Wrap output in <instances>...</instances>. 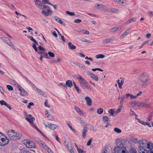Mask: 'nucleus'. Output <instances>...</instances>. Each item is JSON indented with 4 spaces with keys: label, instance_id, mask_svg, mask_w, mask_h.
<instances>
[{
    "label": "nucleus",
    "instance_id": "nucleus-37",
    "mask_svg": "<svg viewBox=\"0 0 153 153\" xmlns=\"http://www.w3.org/2000/svg\"><path fill=\"white\" fill-rule=\"evenodd\" d=\"M20 153H31L27 150L24 149H22L20 150Z\"/></svg>",
    "mask_w": 153,
    "mask_h": 153
},
{
    "label": "nucleus",
    "instance_id": "nucleus-3",
    "mask_svg": "<svg viewBox=\"0 0 153 153\" xmlns=\"http://www.w3.org/2000/svg\"><path fill=\"white\" fill-rule=\"evenodd\" d=\"M38 7L41 9H42L45 8H48L47 12L44 10H43L42 12V13L46 16H48L50 14L52 13V11L49 9V7L48 6L44 5H42L41 4Z\"/></svg>",
    "mask_w": 153,
    "mask_h": 153
},
{
    "label": "nucleus",
    "instance_id": "nucleus-23",
    "mask_svg": "<svg viewBox=\"0 0 153 153\" xmlns=\"http://www.w3.org/2000/svg\"><path fill=\"white\" fill-rule=\"evenodd\" d=\"M139 123H140L143 125H147L149 127H151V126L149 123L146 122H145L143 121L142 120H139Z\"/></svg>",
    "mask_w": 153,
    "mask_h": 153
},
{
    "label": "nucleus",
    "instance_id": "nucleus-40",
    "mask_svg": "<svg viewBox=\"0 0 153 153\" xmlns=\"http://www.w3.org/2000/svg\"><path fill=\"white\" fill-rule=\"evenodd\" d=\"M109 118L107 116H104L103 117V120L105 122L108 123Z\"/></svg>",
    "mask_w": 153,
    "mask_h": 153
},
{
    "label": "nucleus",
    "instance_id": "nucleus-45",
    "mask_svg": "<svg viewBox=\"0 0 153 153\" xmlns=\"http://www.w3.org/2000/svg\"><path fill=\"white\" fill-rule=\"evenodd\" d=\"M81 32L84 34H89V32L87 30H81Z\"/></svg>",
    "mask_w": 153,
    "mask_h": 153
},
{
    "label": "nucleus",
    "instance_id": "nucleus-19",
    "mask_svg": "<svg viewBox=\"0 0 153 153\" xmlns=\"http://www.w3.org/2000/svg\"><path fill=\"white\" fill-rule=\"evenodd\" d=\"M136 18L135 17H134L130 19L129 20L127 21L126 22L124 25H129L130 23L133 22L135 21L136 20Z\"/></svg>",
    "mask_w": 153,
    "mask_h": 153
},
{
    "label": "nucleus",
    "instance_id": "nucleus-42",
    "mask_svg": "<svg viewBox=\"0 0 153 153\" xmlns=\"http://www.w3.org/2000/svg\"><path fill=\"white\" fill-rule=\"evenodd\" d=\"M103 112V109L101 108H100L97 109V112L98 114H102Z\"/></svg>",
    "mask_w": 153,
    "mask_h": 153
},
{
    "label": "nucleus",
    "instance_id": "nucleus-28",
    "mask_svg": "<svg viewBox=\"0 0 153 153\" xmlns=\"http://www.w3.org/2000/svg\"><path fill=\"white\" fill-rule=\"evenodd\" d=\"M40 145L43 148H44L46 151L49 149V147L44 143H40Z\"/></svg>",
    "mask_w": 153,
    "mask_h": 153
},
{
    "label": "nucleus",
    "instance_id": "nucleus-57",
    "mask_svg": "<svg viewBox=\"0 0 153 153\" xmlns=\"http://www.w3.org/2000/svg\"><path fill=\"white\" fill-rule=\"evenodd\" d=\"M92 70L93 71H96L97 70L99 71H103V70L101 69L100 68H93L92 69Z\"/></svg>",
    "mask_w": 153,
    "mask_h": 153
},
{
    "label": "nucleus",
    "instance_id": "nucleus-39",
    "mask_svg": "<svg viewBox=\"0 0 153 153\" xmlns=\"http://www.w3.org/2000/svg\"><path fill=\"white\" fill-rule=\"evenodd\" d=\"M89 129L90 130L93 131H96L97 129L95 127H93L92 126L89 125Z\"/></svg>",
    "mask_w": 153,
    "mask_h": 153
},
{
    "label": "nucleus",
    "instance_id": "nucleus-5",
    "mask_svg": "<svg viewBox=\"0 0 153 153\" xmlns=\"http://www.w3.org/2000/svg\"><path fill=\"white\" fill-rule=\"evenodd\" d=\"M3 136V134L0 132V145L2 146L7 144L9 142L8 139L2 137Z\"/></svg>",
    "mask_w": 153,
    "mask_h": 153
},
{
    "label": "nucleus",
    "instance_id": "nucleus-54",
    "mask_svg": "<svg viewBox=\"0 0 153 153\" xmlns=\"http://www.w3.org/2000/svg\"><path fill=\"white\" fill-rule=\"evenodd\" d=\"M74 22L76 23H79L82 22V20L80 19H75L74 20Z\"/></svg>",
    "mask_w": 153,
    "mask_h": 153
},
{
    "label": "nucleus",
    "instance_id": "nucleus-44",
    "mask_svg": "<svg viewBox=\"0 0 153 153\" xmlns=\"http://www.w3.org/2000/svg\"><path fill=\"white\" fill-rule=\"evenodd\" d=\"M114 130L117 133H120L121 132V130L120 129L116 128H114Z\"/></svg>",
    "mask_w": 153,
    "mask_h": 153
},
{
    "label": "nucleus",
    "instance_id": "nucleus-14",
    "mask_svg": "<svg viewBox=\"0 0 153 153\" xmlns=\"http://www.w3.org/2000/svg\"><path fill=\"white\" fill-rule=\"evenodd\" d=\"M15 134V131L13 130H10L8 131V135L10 138H13Z\"/></svg>",
    "mask_w": 153,
    "mask_h": 153
},
{
    "label": "nucleus",
    "instance_id": "nucleus-35",
    "mask_svg": "<svg viewBox=\"0 0 153 153\" xmlns=\"http://www.w3.org/2000/svg\"><path fill=\"white\" fill-rule=\"evenodd\" d=\"M105 56L102 54H99L98 55H96L95 57L97 59H102L105 57Z\"/></svg>",
    "mask_w": 153,
    "mask_h": 153
},
{
    "label": "nucleus",
    "instance_id": "nucleus-29",
    "mask_svg": "<svg viewBox=\"0 0 153 153\" xmlns=\"http://www.w3.org/2000/svg\"><path fill=\"white\" fill-rule=\"evenodd\" d=\"M68 47L71 50L74 49L76 48V46L73 45L71 42L68 43Z\"/></svg>",
    "mask_w": 153,
    "mask_h": 153
},
{
    "label": "nucleus",
    "instance_id": "nucleus-11",
    "mask_svg": "<svg viewBox=\"0 0 153 153\" xmlns=\"http://www.w3.org/2000/svg\"><path fill=\"white\" fill-rule=\"evenodd\" d=\"M109 13H116L118 12V10L114 8H110L106 10Z\"/></svg>",
    "mask_w": 153,
    "mask_h": 153
},
{
    "label": "nucleus",
    "instance_id": "nucleus-60",
    "mask_svg": "<svg viewBox=\"0 0 153 153\" xmlns=\"http://www.w3.org/2000/svg\"><path fill=\"white\" fill-rule=\"evenodd\" d=\"M74 109L77 112H80V109L77 106H75Z\"/></svg>",
    "mask_w": 153,
    "mask_h": 153
},
{
    "label": "nucleus",
    "instance_id": "nucleus-6",
    "mask_svg": "<svg viewBox=\"0 0 153 153\" xmlns=\"http://www.w3.org/2000/svg\"><path fill=\"white\" fill-rule=\"evenodd\" d=\"M16 86L18 89L19 90L20 92V94L22 96H24L26 95H27V91L19 84H15Z\"/></svg>",
    "mask_w": 153,
    "mask_h": 153
},
{
    "label": "nucleus",
    "instance_id": "nucleus-46",
    "mask_svg": "<svg viewBox=\"0 0 153 153\" xmlns=\"http://www.w3.org/2000/svg\"><path fill=\"white\" fill-rule=\"evenodd\" d=\"M49 56L52 58L54 57L55 56L54 54L51 52L49 51L48 53Z\"/></svg>",
    "mask_w": 153,
    "mask_h": 153
},
{
    "label": "nucleus",
    "instance_id": "nucleus-1",
    "mask_svg": "<svg viewBox=\"0 0 153 153\" xmlns=\"http://www.w3.org/2000/svg\"><path fill=\"white\" fill-rule=\"evenodd\" d=\"M139 83L143 87H146L148 84H150L149 81V76L145 73L140 74L138 77Z\"/></svg>",
    "mask_w": 153,
    "mask_h": 153
},
{
    "label": "nucleus",
    "instance_id": "nucleus-36",
    "mask_svg": "<svg viewBox=\"0 0 153 153\" xmlns=\"http://www.w3.org/2000/svg\"><path fill=\"white\" fill-rule=\"evenodd\" d=\"M115 2L120 4H122L124 3V2L122 0H113Z\"/></svg>",
    "mask_w": 153,
    "mask_h": 153
},
{
    "label": "nucleus",
    "instance_id": "nucleus-62",
    "mask_svg": "<svg viewBox=\"0 0 153 153\" xmlns=\"http://www.w3.org/2000/svg\"><path fill=\"white\" fill-rule=\"evenodd\" d=\"M125 97L124 96L120 97V103H123Z\"/></svg>",
    "mask_w": 153,
    "mask_h": 153
},
{
    "label": "nucleus",
    "instance_id": "nucleus-2",
    "mask_svg": "<svg viewBox=\"0 0 153 153\" xmlns=\"http://www.w3.org/2000/svg\"><path fill=\"white\" fill-rule=\"evenodd\" d=\"M75 77L79 80L81 87L83 88H85L88 84V82L79 74L75 75Z\"/></svg>",
    "mask_w": 153,
    "mask_h": 153
},
{
    "label": "nucleus",
    "instance_id": "nucleus-58",
    "mask_svg": "<svg viewBox=\"0 0 153 153\" xmlns=\"http://www.w3.org/2000/svg\"><path fill=\"white\" fill-rule=\"evenodd\" d=\"M147 14L150 16H153V11H149L148 12Z\"/></svg>",
    "mask_w": 153,
    "mask_h": 153
},
{
    "label": "nucleus",
    "instance_id": "nucleus-16",
    "mask_svg": "<svg viewBox=\"0 0 153 153\" xmlns=\"http://www.w3.org/2000/svg\"><path fill=\"white\" fill-rule=\"evenodd\" d=\"M145 147H138V150L139 153H148L147 151L146 150L145 148Z\"/></svg>",
    "mask_w": 153,
    "mask_h": 153
},
{
    "label": "nucleus",
    "instance_id": "nucleus-20",
    "mask_svg": "<svg viewBox=\"0 0 153 153\" xmlns=\"http://www.w3.org/2000/svg\"><path fill=\"white\" fill-rule=\"evenodd\" d=\"M114 40V39L113 38H110L103 40V43L106 44L110 43L111 42H113Z\"/></svg>",
    "mask_w": 153,
    "mask_h": 153
},
{
    "label": "nucleus",
    "instance_id": "nucleus-10",
    "mask_svg": "<svg viewBox=\"0 0 153 153\" xmlns=\"http://www.w3.org/2000/svg\"><path fill=\"white\" fill-rule=\"evenodd\" d=\"M138 144V147H146V145L145 141L144 140H140L139 141Z\"/></svg>",
    "mask_w": 153,
    "mask_h": 153
},
{
    "label": "nucleus",
    "instance_id": "nucleus-38",
    "mask_svg": "<svg viewBox=\"0 0 153 153\" xmlns=\"http://www.w3.org/2000/svg\"><path fill=\"white\" fill-rule=\"evenodd\" d=\"M28 37L29 39H30V40L33 41L34 42L36 45H38L37 42H36V40L35 39H34L33 36H29Z\"/></svg>",
    "mask_w": 153,
    "mask_h": 153
},
{
    "label": "nucleus",
    "instance_id": "nucleus-27",
    "mask_svg": "<svg viewBox=\"0 0 153 153\" xmlns=\"http://www.w3.org/2000/svg\"><path fill=\"white\" fill-rule=\"evenodd\" d=\"M108 112L110 115L113 117H115L116 115V114H115V112H114V110L113 109H109L108 111Z\"/></svg>",
    "mask_w": 153,
    "mask_h": 153
},
{
    "label": "nucleus",
    "instance_id": "nucleus-33",
    "mask_svg": "<svg viewBox=\"0 0 153 153\" xmlns=\"http://www.w3.org/2000/svg\"><path fill=\"white\" fill-rule=\"evenodd\" d=\"M8 41L9 42H7V44L10 46L13 49L15 50L16 49L15 47L13 46V44L10 41V40L8 39Z\"/></svg>",
    "mask_w": 153,
    "mask_h": 153
},
{
    "label": "nucleus",
    "instance_id": "nucleus-47",
    "mask_svg": "<svg viewBox=\"0 0 153 153\" xmlns=\"http://www.w3.org/2000/svg\"><path fill=\"white\" fill-rule=\"evenodd\" d=\"M118 29V28L117 27H113L111 29V32H114L115 31H116Z\"/></svg>",
    "mask_w": 153,
    "mask_h": 153
},
{
    "label": "nucleus",
    "instance_id": "nucleus-50",
    "mask_svg": "<svg viewBox=\"0 0 153 153\" xmlns=\"http://www.w3.org/2000/svg\"><path fill=\"white\" fill-rule=\"evenodd\" d=\"M77 120L80 122L81 124H82L83 123V120L80 117H77Z\"/></svg>",
    "mask_w": 153,
    "mask_h": 153
},
{
    "label": "nucleus",
    "instance_id": "nucleus-15",
    "mask_svg": "<svg viewBox=\"0 0 153 153\" xmlns=\"http://www.w3.org/2000/svg\"><path fill=\"white\" fill-rule=\"evenodd\" d=\"M139 102L136 101H133L130 102V104L133 107L136 106L139 107Z\"/></svg>",
    "mask_w": 153,
    "mask_h": 153
},
{
    "label": "nucleus",
    "instance_id": "nucleus-8",
    "mask_svg": "<svg viewBox=\"0 0 153 153\" xmlns=\"http://www.w3.org/2000/svg\"><path fill=\"white\" fill-rule=\"evenodd\" d=\"M65 146L71 153H74L71 144L70 143H68L67 144L65 145Z\"/></svg>",
    "mask_w": 153,
    "mask_h": 153
},
{
    "label": "nucleus",
    "instance_id": "nucleus-59",
    "mask_svg": "<svg viewBox=\"0 0 153 153\" xmlns=\"http://www.w3.org/2000/svg\"><path fill=\"white\" fill-rule=\"evenodd\" d=\"M36 52H37L38 53H39V54L41 55L43 54L44 53V51H42L39 50H38L37 51H36Z\"/></svg>",
    "mask_w": 153,
    "mask_h": 153
},
{
    "label": "nucleus",
    "instance_id": "nucleus-24",
    "mask_svg": "<svg viewBox=\"0 0 153 153\" xmlns=\"http://www.w3.org/2000/svg\"><path fill=\"white\" fill-rule=\"evenodd\" d=\"M66 87L68 86L69 87H71L73 85V84L71 81L68 80L66 82Z\"/></svg>",
    "mask_w": 153,
    "mask_h": 153
},
{
    "label": "nucleus",
    "instance_id": "nucleus-41",
    "mask_svg": "<svg viewBox=\"0 0 153 153\" xmlns=\"http://www.w3.org/2000/svg\"><path fill=\"white\" fill-rule=\"evenodd\" d=\"M77 66L80 68L82 69H85L86 68V67L85 66L82 64L79 63V64H77Z\"/></svg>",
    "mask_w": 153,
    "mask_h": 153
},
{
    "label": "nucleus",
    "instance_id": "nucleus-64",
    "mask_svg": "<svg viewBox=\"0 0 153 153\" xmlns=\"http://www.w3.org/2000/svg\"><path fill=\"white\" fill-rule=\"evenodd\" d=\"M77 151L78 153H85V152L81 149H78Z\"/></svg>",
    "mask_w": 153,
    "mask_h": 153
},
{
    "label": "nucleus",
    "instance_id": "nucleus-56",
    "mask_svg": "<svg viewBox=\"0 0 153 153\" xmlns=\"http://www.w3.org/2000/svg\"><path fill=\"white\" fill-rule=\"evenodd\" d=\"M38 48L39 49L38 50H40L44 51H45V48L43 47L42 46H39Z\"/></svg>",
    "mask_w": 153,
    "mask_h": 153
},
{
    "label": "nucleus",
    "instance_id": "nucleus-32",
    "mask_svg": "<svg viewBox=\"0 0 153 153\" xmlns=\"http://www.w3.org/2000/svg\"><path fill=\"white\" fill-rule=\"evenodd\" d=\"M131 30V28L130 27L128 28L123 33L126 36L128 35Z\"/></svg>",
    "mask_w": 153,
    "mask_h": 153
},
{
    "label": "nucleus",
    "instance_id": "nucleus-22",
    "mask_svg": "<svg viewBox=\"0 0 153 153\" xmlns=\"http://www.w3.org/2000/svg\"><path fill=\"white\" fill-rule=\"evenodd\" d=\"M87 131L88 130L85 127H84L82 131V137L83 138H85Z\"/></svg>",
    "mask_w": 153,
    "mask_h": 153
},
{
    "label": "nucleus",
    "instance_id": "nucleus-48",
    "mask_svg": "<svg viewBox=\"0 0 153 153\" xmlns=\"http://www.w3.org/2000/svg\"><path fill=\"white\" fill-rule=\"evenodd\" d=\"M66 124L67 125L68 127H69L70 129H71L72 127L71 124V122L69 121H66Z\"/></svg>",
    "mask_w": 153,
    "mask_h": 153
},
{
    "label": "nucleus",
    "instance_id": "nucleus-43",
    "mask_svg": "<svg viewBox=\"0 0 153 153\" xmlns=\"http://www.w3.org/2000/svg\"><path fill=\"white\" fill-rule=\"evenodd\" d=\"M66 14L69 15L71 16H74L75 15V13L74 12H71L68 11H65Z\"/></svg>",
    "mask_w": 153,
    "mask_h": 153
},
{
    "label": "nucleus",
    "instance_id": "nucleus-25",
    "mask_svg": "<svg viewBox=\"0 0 153 153\" xmlns=\"http://www.w3.org/2000/svg\"><path fill=\"white\" fill-rule=\"evenodd\" d=\"M25 120L28 122H30L31 123H33V121L35 120V119L34 117H31L30 118H29L27 117L25 118Z\"/></svg>",
    "mask_w": 153,
    "mask_h": 153
},
{
    "label": "nucleus",
    "instance_id": "nucleus-30",
    "mask_svg": "<svg viewBox=\"0 0 153 153\" xmlns=\"http://www.w3.org/2000/svg\"><path fill=\"white\" fill-rule=\"evenodd\" d=\"M96 7L97 9H103L104 7V6L101 4H97Z\"/></svg>",
    "mask_w": 153,
    "mask_h": 153
},
{
    "label": "nucleus",
    "instance_id": "nucleus-31",
    "mask_svg": "<svg viewBox=\"0 0 153 153\" xmlns=\"http://www.w3.org/2000/svg\"><path fill=\"white\" fill-rule=\"evenodd\" d=\"M15 135L14 134V137H15L17 139H19L21 138L22 137V134L20 133H15Z\"/></svg>",
    "mask_w": 153,
    "mask_h": 153
},
{
    "label": "nucleus",
    "instance_id": "nucleus-53",
    "mask_svg": "<svg viewBox=\"0 0 153 153\" xmlns=\"http://www.w3.org/2000/svg\"><path fill=\"white\" fill-rule=\"evenodd\" d=\"M124 80L122 79H121V84H119V85H118V86L119 88H122V86L123 84Z\"/></svg>",
    "mask_w": 153,
    "mask_h": 153
},
{
    "label": "nucleus",
    "instance_id": "nucleus-49",
    "mask_svg": "<svg viewBox=\"0 0 153 153\" xmlns=\"http://www.w3.org/2000/svg\"><path fill=\"white\" fill-rule=\"evenodd\" d=\"M7 89L9 91H12L13 89V87L10 85H7Z\"/></svg>",
    "mask_w": 153,
    "mask_h": 153
},
{
    "label": "nucleus",
    "instance_id": "nucleus-4",
    "mask_svg": "<svg viewBox=\"0 0 153 153\" xmlns=\"http://www.w3.org/2000/svg\"><path fill=\"white\" fill-rule=\"evenodd\" d=\"M23 143L28 148H35L36 146L34 143L30 140L26 139L23 141Z\"/></svg>",
    "mask_w": 153,
    "mask_h": 153
},
{
    "label": "nucleus",
    "instance_id": "nucleus-61",
    "mask_svg": "<svg viewBox=\"0 0 153 153\" xmlns=\"http://www.w3.org/2000/svg\"><path fill=\"white\" fill-rule=\"evenodd\" d=\"M59 35L60 36V37H61V39L62 40V41L63 42H65V38H64V36L63 35H62V34H59Z\"/></svg>",
    "mask_w": 153,
    "mask_h": 153
},
{
    "label": "nucleus",
    "instance_id": "nucleus-9",
    "mask_svg": "<svg viewBox=\"0 0 153 153\" xmlns=\"http://www.w3.org/2000/svg\"><path fill=\"white\" fill-rule=\"evenodd\" d=\"M88 74L94 80L96 81L98 80V78L97 76L96 75L92 73L89 71L88 72Z\"/></svg>",
    "mask_w": 153,
    "mask_h": 153
},
{
    "label": "nucleus",
    "instance_id": "nucleus-51",
    "mask_svg": "<svg viewBox=\"0 0 153 153\" xmlns=\"http://www.w3.org/2000/svg\"><path fill=\"white\" fill-rule=\"evenodd\" d=\"M7 103L3 100H1L0 101V104H1V105H7Z\"/></svg>",
    "mask_w": 153,
    "mask_h": 153
},
{
    "label": "nucleus",
    "instance_id": "nucleus-55",
    "mask_svg": "<svg viewBox=\"0 0 153 153\" xmlns=\"http://www.w3.org/2000/svg\"><path fill=\"white\" fill-rule=\"evenodd\" d=\"M148 42H149V41H146L143 42L142 44L139 47V49H140L141 48L143 45H145L148 43Z\"/></svg>",
    "mask_w": 153,
    "mask_h": 153
},
{
    "label": "nucleus",
    "instance_id": "nucleus-52",
    "mask_svg": "<svg viewBox=\"0 0 153 153\" xmlns=\"http://www.w3.org/2000/svg\"><path fill=\"white\" fill-rule=\"evenodd\" d=\"M34 105V103L33 102H30L29 103L28 105L27 106V107L28 108H30L31 106H33Z\"/></svg>",
    "mask_w": 153,
    "mask_h": 153
},
{
    "label": "nucleus",
    "instance_id": "nucleus-12",
    "mask_svg": "<svg viewBox=\"0 0 153 153\" xmlns=\"http://www.w3.org/2000/svg\"><path fill=\"white\" fill-rule=\"evenodd\" d=\"M35 90L37 91L40 94L42 95L43 97H46V95L40 89L36 87H34Z\"/></svg>",
    "mask_w": 153,
    "mask_h": 153
},
{
    "label": "nucleus",
    "instance_id": "nucleus-34",
    "mask_svg": "<svg viewBox=\"0 0 153 153\" xmlns=\"http://www.w3.org/2000/svg\"><path fill=\"white\" fill-rule=\"evenodd\" d=\"M130 152L131 153H136V151L135 148L133 146L130 147Z\"/></svg>",
    "mask_w": 153,
    "mask_h": 153
},
{
    "label": "nucleus",
    "instance_id": "nucleus-26",
    "mask_svg": "<svg viewBox=\"0 0 153 153\" xmlns=\"http://www.w3.org/2000/svg\"><path fill=\"white\" fill-rule=\"evenodd\" d=\"M126 96L127 98L128 97H130L131 99H134L137 98V96H134L130 94H127Z\"/></svg>",
    "mask_w": 153,
    "mask_h": 153
},
{
    "label": "nucleus",
    "instance_id": "nucleus-17",
    "mask_svg": "<svg viewBox=\"0 0 153 153\" xmlns=\"http://www.w3.org/2000/svg\"><path fill=\"white\" fill-rule=\"evenodd\" d=\"M87 105L88 106H91L92 105V100L91 99L88 97H86L85 98Z\"/></svg>",
    "mask_w": 153,
    "mask_h": 153
},
{
    "label": "nucleus",
    "instance_id": "nucleus-21",
    "mask_svg": "<svg viewBox=\"0 0 153 153\" xmlns=\"http://www.w3.org/2000/svg\"><path fill=\"white\" fill-rule=\"evenodd\" d=\"M146 107L149 108L150 107V105L149 104L143 102L139 103V107Z\"/></svg>",
    "mask_w": 153,
    "mask_h": 153
},
{
    "label": "nucleus",
    "instance_id": "nucleus-7",
    "mask_svg": "<svg viewBox=\"0 0 153 153\" xmlns=\"http://www.w3.org/2000/svg\"><path fill=\"white\" fill-rule=\"evenodd\" d=\"M147 145L148 153H153V144L151 142H149Z\"/></svg>",
    "mask_w": 153,
    "mask_h": 153
},
{
    "label": "nucleus",
    "instance_id": "nucleus-63",
    "mask_svg": "<svg viewBox=\"0 0 153 153\" xmlns=\"http://www.w3.org/2000/svg\"><path fill=\"white\" fill-rule=\"evenodd\" d=\"M35 3L36 5L38 7H39L41 4V2L40 1L35 2Z\"/></svg>",
    "mask_w": 153,
    "mask_h": 153
},
{
    "label": "nucleus",
    "instance_id": "nucleus-13",
    "mask_svg": "<svg viewBox=\"0 0 153 153\" xmlns=\"http://www.w3.org/2000/svg\"><path fill=\"white\" fill-rule=\"evenodd\" d=\"M53 19H54L57 22L60 23V24L64 25H65V23L63 22L61 20V19L58 17L56 16H54L53 17Z\"/></svg>",
    "mask_w": 153,
    "mask_h": 153
},
{
    "label": "nucleus",
    "instance_id": "nucleus-18",
    "mask_svg": "<svg viewBox=\"0 0 153 153\" xmlns=\"http://www.w3.org/2000/svg\"><path fill=\"white\" fill-rule=\"evenodd\" d=\"M48 128L52 130H54L57 128L58 126L55 124L48 123Z\"/></svg>",
    "mask_w": 153,
    "mask_h": 153
}]
</instances>
